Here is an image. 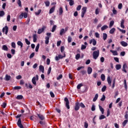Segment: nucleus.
Listing matches in <instances>:
<instances>
[{
    "mask_svg": "<svg viewBox=\"0 0 128 128\" xmlns=\"http://www.w3.org/2000/svg\"><path fill=\"white\" fill-rule=\"evenodd\" d=\"M18 4L20 6V8H22V2L20 0H18L17 2Z\"/></svg>",
    "mask_w": 128,
    "mask_h": 128,
    "instance_id": "3c124183",
    "label": "nucleus"
},
{
    "mask_svg": "<svg viewBox=\"0 0 128 128\" xmlns=\"http://www.w3.org/2000/svg\"><path fill=\"white\" fill-rule=\"evenodd\" d=\"M11 46L13 48H16V43L14 42H12L11 44Z\"/></svg>",
    "mask_w": 128,
    "mask_h": 128,
    "instance_id": "8fccbe9b",
    "label": "nucleus"
},
{
    "mask_svg": "<svg viewBox=\"0 0 128 128\" xmlns=\"http://www.w3.org/2000/svg\"><path fill=\"white\" fill-rule=\"evenodd\" d=\"M108 28V26L107 25H104L101 28V30L102 31L105 30H106L107 28Z\"/></svg>",
    "mask_w": 128,
    "mask_h": 128,
    "instance_id": "412c9836",
    "label": "nucleus"
},
{
    "mask_svg": "<svg viewBox=\"0 0 128 128\" xmlns=\"http://www.w3.org/2000/svg\"><path fill=\"white\" fill-rule=\"evenodd\" d=\"M114 32H116V28H112L110 30V34H113L114 33Z\"/></svg>",
    "mask_w": 128,
    "mask_h": 128,
    "instance_id": "bb28decb",
    "label": "nucleus"
},
{
    "mask_svg": "<svg viewBox=\"0 0 128 128\" xmlns=\"http://www.w3.org/2000/svg\"><path fill=\"white\" fill-rule=\"evenodd\" d=\"M38 48H40V44H38L36 47V49H35V50L36 52H38Z\"/></svg>",
    "mask_w": 128,
    "mask_h": 128,
    "instance_id": "79ce46f5",
    "label": "nucleus"
},
{
    "mask_svg": "<svg viewBox=\"0 0 128 128\" xmlns=\"http://www.w3.org/2000/svg\"><path fill=\"white\" fill-rule=\"evenodd\" d=\"M55 10H56V6H54L53 7H52V8L50 10L49 14H52V12H54Z\"/></svg>",
    "mask_w": 128,
    "mask_h": 128,
    "instance_id": "ddd939ff",
    "label": "nucleus"
},
{
    "mask_svg": "<svg viewBox=\"0 0 128 128\" xmlns=\"http://www.w3.org/2000/svg\"><path fill=\"white\" fill-rule=\"evenodd\" d=\"M128 68V66H126V64H124L122 66V71L124 72H126V74L127 72L126 68Z\"/></svg>",
    "mask_w": 128,
    "mask_h": 128,
    "instance_id": "a211bd4d",
    "label": "nucleus"
},
{
    "mask_svg": "<svg viewBox=\"0 0 128 128\" xmlns=\"http://www.w3.org/2000/svg\"><path fill=\"white\" fill-rule=\"evenodd\" d=\"M98 106L102 114H104V108H102V107L100 106V105H99Z\"/></svg>",
    "mask_w": 128,
    "mask_h": 128,
    "instance_id": "4be33fe9",
    "label": "nucleus"
},
{
    "mask_svg": "<svg viewBox=\"0 0 128 128\" xmlns=\"http://www.w3.org/2000/svg\"><path fill=\"white\" fill-rule=\"evenodd\" d=\"M90 44H92L93 46H96V40L93 38L90 40Z\"/></svg>",
    "mask_w": 128,
    "mask_h": 128,
    "instance_id": "1a4fd4ad",
    "label": "nucleus"
},
{
    "mask_svg": "<svg viewBox=\"0 0 128 128\" xmlns=\"http://www.w3.org/2000/svg\"><path fill=\"white\" fill-rule=\"evenodd\" d=\"M36 34H34V35H33V42H36Z\"/></svg>",
    "mask_w": 128,
    "mask_h": 128,
    "instance_id": "4c0bfd02",
    "label": "nucleus"
},
{
    "mask_svg": "<svg viewBox=\"0 0 128 128\" xmlns=\"http://www.w3.org/2000/svg\"><path fill=\"white\" fill-rule=\"evenodd\" d=\"M17 124L20 128H24V126H22V120H20V118L18 119Z\"/></svg>",
    "mask_w": 128,
    "mask_h": 128,
    "instance_id": "6e6552de",
    "label": "nucleus"
},
{
    "mask_svg": "<svg viewBox=\"0 0 128 128\" xmlns=\"http://www.w3.org/2000/svg\"><path fill=\"white\" fill-rule=\"evenodd\" d=\"M2 32H5V34H8V26H5L2 28Z\"/></svg>",
    "mask_w": 128,
    "mask_h": 128,
    "instance_id": "39448f33",
    "label": "nucleus"
},
{
    "mask_svg": "<svg viewBox=\"0 0 128 128\" xmlns=\"http://www.w3.org/2000/svg\"><path fill=\"white\" fill-rule=\"evenodd\" d=\"M81 8H82V6L78 5L76 8V10H80Z\"/></svg>",
    "mask_w": 128,
    "mask_h": 128,
    "instance_id": "e2e57ef3",
    "label": "nucleus"
},
{
    "mask_svg": "<svg viewBox=\"0 0 128 128\" xmlns=\"http://www.w3.org/2000/svg\"><path fill=\"white\" fill-rule=\"evenodd\" d=\"M86 45H82L81 46V50H86Z\"/></svg>",
    "mask_w": 128,
    "mask_h": 128,
    "instance_id": "bf43d9fd",
    "label": "nucleus"
},
{
    "mask_svg": "<svg viewBox=\"0 0 128 128\" xmlns=\"http://www.w3.org/2000/svg\"><path fill=\"white\" fill-rule=\"evenodd\" d=\"M106 86H104L102 88V92H106Z\"/></svg>",
    "mask_w": 128,
    "mask_h": 128,
    "instance_id": "49530a36",
    "label": "nucleus"
},
{
    "mask_svg": "<svg viewBox=\"0 0 128 128\" xmlns=\"http://www.w3.org/2000/svg\"><path fill=\"white\" fill-rule=\"evenodd\" d=\"M98 94H96L94 98H93V102H96V100H98Z\"/></svg>",
    "mask_w": 128,
    "mask_h": 128,
    "instance_id": "c756f323",
    "label": "nucleus"
},
{
    "mask_svg": "<svg viewBox=\"0 0 128 128\" xmlns=\"http://www.w3.org/2000/svg\"><path fill=\"white\" fill-rule=\"evenodd\" d=\"M68 42H72V37H70V36H68Z\"/></svg>",
    "mask_w": 128,
    "mask_h": 128,
    "instance_id": "338daca9",
    "label": "nucleus"
},
{
    "mask_svg": "<svg viewBox=\"0 0 128 128\" xmlns=\"http://www.w3.org/2000/svg\"><path fill=\"white\" fill-rule=\"evenodd\" d=\"M22 76L18 75V76H16V80H20V79H22Z\"/></svg>",
    "mask_w": 128,
    "mask_h": 128,
    "instance_id": "774afa93",
    "label": "nucleus"
},
{
    "mask_svg": "<svg viewBox=\"0 0 128 128\" xmlns=\"http://www.w3.org/2000/svg\"><path fill=\"white\" fill-rule=\"evenodd\" d=\"M66 58V54L64 53V56H62L61 54H59L58 56H56L55 58L56 60H59L60 58Z\"/></svg>",
    "mask_w": 128,
    "mask_h": 128,
    "instance_id": "0eeeda50",
    "label": "nucleus"
},
{
    "mask_svg": "<svg viewBox=\"0 0 128 128\" xmlns=\"http://www.w3.org/2000/svg\"><path fill=\"white\" fill-rule=\"evenodd\" d=\"M101 80H102V82L106 80V76L104 74H101Z\"/></svg>",
    "mask_w": 128,
    "mask_h": 128,
    "instance_id": "c9c22d12",
    "label": "nucleus"
},
{
    "mask_svg": "<svg viewBox=\"0 0 128 128\" xmlns=\"http://www.w3.org/2000/svg\"><path fill=\"white\" fill-rule=\"evenodd\" d=\"M107 81L108 82V84H109L110 86H112V80L110 79V77L108 76L107 78Z\"/></svg>",
    "mask_w": 128,
    "mask_h": 128,
    "instance_id": "9b49d317",
    "label": "nucleus"
},
{
    "mask_svg": "<svg viewBox=\"0 0 128 128\" xmlns=\"http://www.w3.org/2000/svg\"><path fill=\"white\" fill-rule=\"evenodd\" d=\"M44 4L46 6H50V1L48 0L45 1Z\"/></svg>",
    "mask_w": 128,
    "mask_h": 128,
    "instance_id": "473e14b6",
    "label": "nucleus"
},
{
    "mask_svg": "<svg viewBox=\"0 0 128 128\" xmlns=\"http://www.w3.org/2000/svg\"><path fill=\"white\" fill-rule=\"evenodd\" d=\"M38 80V75H36V76L32 78V84H34V86H36V82Z\"/></svg>",
    "mask_w": 128,
    "mask_h": 128,
    "instance_id": "f03ea898",
    "label": "nucleus"
},
{
    "mask_svg": "<svg viewBox=\"0 0 128 128\" xmlns=\"http://www.w3.org/2000/svg\"><path fill=\"white\" fill-rule=\"evenodd\" d=\"M39 70H40V72H42V74H44V66L40 65L39 66Z\"/></svg>",
    "mask_w": 128,
    "mask_h": 128,
    "instance_id": "2eb2a0df",
    "label": "nucleus"
},
{
    "mask_svg": "<svg viewBox=\"0 0 128 128\" xmlns=\"http://www.w3.org/2000/svg\"><path fill=\"white\" fill-rule=\"evenodd\" d=\"M74 110H80V104H78V102L76 103Z\"/></svg>",
    "mask_w": 128,
    "mask_h": 128,
    "instance_id": "4468645a",
    "label": "nucleus"
},
{
    "mask_svg": "<svg viewBox=\"0 0 128 128\" xmlns=\"http://www.w3.org/2000/svg\"><path fill=\"white\" fill-rule=\"evenodd\" d=\"M5 13L4 12L3 10L0 11V17H2L4 16Z\"/></svg>",
    "mask_w": 128,
    "mask_h": 128,
    "instance_id": "a19ab883",
    "label": "nucleus"
},
{
    "mask_svg": "<svg viewBox=\"0 0 128 128\" xmlns=\"http://www.w3.org/2000/svg\"><path fill=\"white\" fill-rule=\"evenodd\" d=\"M118 8L119 10H122V3L118 4Z\"/></svg>",
    "mask_w": 128,
    "mask_h": 128,
    "instance_id": "864d4df0",
    "label": "nucleus"
},
{
    "mask_svg": "<svg viewBox=\"0 0 128 128\" xmlns=\"http://www.w3.org/2000/svg\"><path fill=\"white\" fill-rule=\"evenodd\" d=\"M40 12H42V10H38V12H35L36 16H39V14H40Z\"/></svg>",
    "mask_w": 128,
    "mask_h": 128,
    "instance_id": "e433bc0d",
    "label": "nucleus"
},
{
    "mask_svg": "<svg viewBox=\"0 0 128 128\" xmlns=\"http://www.w3.org/2000/svg\"><path fill=\"white\" fill-rule=\"evenodd\" d=\"M80 106L82 108H86V106H84V104H82V102H81L80 104Z\"/></svg>",
    "mask_w": 128,
    "mask_h": 128,
    "instance_id": "680f3d73",
    "label": "nucleus"
},
{
    "mask_svg": "<svg viewBox=\"0 0 128 128\" xmlns=\"http://www.w3.org/2000/svg\"><path fill=\"white\" fill-rule=\"evenodd\" d=\"M2 50H6L8 51V46L6 45H3L2 47Z\"/></svg>",
    "mask_w": 128,
    "mask_h": 128,
    "instance_id": "cd10ccee",
    "label": "nucleus"
},
{
    "mask_svg": "<svg viewBox=\"0 0 128 128\" xmlns=\"http://www.w3.org/2000/svg\"><path fill=\"white\" fill-rule=\"evenodd\" d=\"M114 20L110 21V23L109 27L112 28V26H114Z\"/></svg>",
    "mask_w": 128,
    "mask_h": 128,
    "instance_id": "f704fd0d",
    "label": "nucleus"
},
{
    "mask_svg": "<svg viewBox=\"0 0 128 128\" xmlns=\"http://www.w3.org/2000/svg\"><path fill=\"white\" fill-rule=\"evenodd\" d=\"M112 13L114 14H118V11H116L114 8H113Z\"/></svg>",
    "mask_w": 128,
    "mask_h": 128,
    "instance_id": "c03bdc74",
    "label": "nucleus"
},
{
    "mask_svg": "<svg viewBox=\"0 0 128 128\" xmlns=\"http://www.w3.org/2000/svg\"><path fill=\"white\" fill-rule=\"evenodd\" d=\"M118 29L121 32H122V34H126V30H122L119 28H118Z\"/></svg>",
    "mask_w": 128,
    "mask_h": 128,
    "instance_id": "4d7b16f0",
    "label": "nucleus"
},
{
    "mask_svg": "<svg viewBox=\"0 0 128 128\" xmlns=\"http://www.w3.org/2000/svg\"><path fill=\"white\" fill-rule=\"evenodd\" d=\"M108 38V34L106 33H103V39L104 40H106Z\"/></svg>",
    "mask_w": 128,
    "mask_h": 128,
    "instance_id": "7c9ffc66",
    "label": "nucleus"
},
{
    "mask_svg": "<svg viewBox=\"0 0 128 128\" xmlns=\"http://www.w3.org/2000/svg\"><path fill=\"white\" fill-rule=\"evenodd\" d=\"M66 33V31L64 30V28H62L60 30V36H62L64 34Z\"/></svg>",
    "mask_w": 128,
    "mask_h": 128,
    "instance_id": "393cba45",
    "label": "nucleus"
},
{
    "mask_svg": "<svg viewBox=\"0 0 128 128\" xmlns=\"http://www.w3.org/2000/svg\"><path fill=\"white\" fill-rule=\"evenodd\" d=\"M88 74H90L92 72V68L90 67H88L87 70Z\"/></svg>",
    "mask_w": 128,
    "mask_h": 128,
    "instance_id": "6ab92c4d",
    "label": "nucleus"
},
{
    "mask_svg": "<svg viewBox=\"0 0 128 128\" xmlns=\"http://www.w3.org/2000/svg\"><path fill=\"white\" fill-rule=\"evenodd\" d=\"M82 86H84L82 84H80L77 86V88L78 90H80V88H82Z\"/></svg>",
    "mask_w": 128,
    "mask_h": 128,
    "instance_id": "a18cd8bd",
    "label": "nucleus"
},
{
    "mask_svg": "<svg viewBox=\"0 0 128 128\" xmlns=\"http://www.w3.org/2000/svg\"><path fill=\"white\" fill-rule=\"evenodd\" d=\"M1 106H2L4 108H6V103L4 102Z\"/></svg>",
    "mask_w": 128,
    "mask_h": 128,
    "instance_id": "69168bd1",
    "label": "nucleus"
},
{
    "mask_svg": "<svg viewBox=\"0 0 128 128\" xmlns=\"http://www.w3.org/2000/svg\"><path fill=\"white\" fill-rule=\"evenodd\" d=\"M93 58L94 60H96L98 56H100V50H97L93 52L92 54Z\"/></svg>",
    "mask_w": 128,
    "mask_h": 128,
    "instance_id": "f257e3e1",
    "label": "nucleus"
},
{
    "mask_svg": "<svg viewBox=\"0 0 128 128\" xmlns=\"http://www.w3.org/2000/svg\"><path fill=\"white\" fill-rule=\"evenodd\" d=\"M25 42L26 44L28 46L30 44V42L28 40V38H25Z\"/></svg>",
    "mask_w": 128,
    "mask_h": 128,
    "instance_id": "de8ad7c7",
    "label": "nucleus"
},
{
    "mask_svg": "<svg viewBox=\"0 0 128 128\" xmlns=\"http://www.w3.org/2000/svg\"><path fill=\"white\" fill-rule=\"evenodd\" d=\"M121 46H124V47H126V46H128V42H124V41H122L120 42Z\"/></svg>",
    "mask_w": 128,
    "mask_h": 128,
    "instance_id": "f8f14e48",
    "label": "nucleus"
},
{
    "mask_svg": "<svg viewBox=\"0 0 128 128\" xmlns=\"http://www.w3.org/2000/svg\"><path fill=\"white\" fill-rule=\"evenodd\" d=\"M17 44H18V46H20L21 48H22V46H24V44L20 41H18L17 42Z\"/></svg>",
    "mask_w": 128,
    "mask_h": 128,
    "instance_id": "b1692460",
    "label": "nucleus"
},
{
    "mask_svg": "<svg viewBox=\"0 0 128 128\" xmlns=\"http://www.w3.org/2000/svg\"><path fill=\"white\" fill-rule=\"evenodd\" d=\"M122 66H120V64H116V70H120Z\"/></svg>",
    "mask_w": 128,
    "mask_h": 128,
    "instance_id": "72a5a7b5",
    "label": "nucleus"
},
{
    "mask_svg": "<svg viewBox=\"0 0 128 128\" xmlns=\"http://www.w3.org/2000/svg\"><path fill=\"white\" fill-rule=\"evenodd\" d=\"M110 52L112 53L113 56H118V52L116 50H110Z\"/></svg>",
    "mask_w": 128,
    "mask_h": 128,
    "instance_id": "5701e85b",
    "label": "nucleus"
},
{
    "mask_svg": "<svg viewBox=\"0 0 128 128\" xmlns=\"http://www.w3.org/2000/svg\"><path fill=\"white\" fill-rule=\"evenodd\" d=\"M124 86L126 89V90H128V85H126V80H124Z\"/></svg>",
    "mask_w": 128,
    "mask_h": 128,
    "instance_id": "2f4dec72",
    "label": "nucleus"
},
{
    "mask_svg": "<svg viewBox=\"0 0 128 128\" xmlns=\"http://www.w3.org/2000/svg\"><path fill=\"white\" fill-rule=\"evenodd\" d=\"M86 7H83L82 8V11L81 13L82 18H84V14H86Z\"/></svg>",
    "mask_w": 128,
    "mask_h": 128,
    "instance_id": "20e7f679",
    "label": "nucleus"
},
{
    "mask_svg": "<svg viewBox=\"0 0 128 128\" xmlns=\"http://www.w3.org/2000/svg\"><path fill=\"white\" fill-rule=\"evenodd\" d=\"M56 30V25H54L52 28V32H54Z\"/></svg>",
    "mask_w": 128,
    "mask_h": 128,
    "instance_id": "37998d69",
    "label": "nucleus"
},
{
    "mask_svg": "<svg viewBox=\"0 0 128 128\" xmlns=\"http://www.w3.org/2000/svg\"><path fill=\"white\" fill-rule=\"evenodd\" d=\"M104 118H106V116H104V115L102 114L99 117V120H104Z\"/></svg>",
    "mask_w": 128,
    "mask_h": 128,
    "instance_id": "5fc2aeb1",
    "label": "nucleus"
},
{
    "mask_svg": "<svg viewBox=\"0 0 128 128\" xmlns=\"http://www.w3.org/2000/svg\"><path fill=\"white\" fill-rule=\"evenodd\" d=\"M38 117L41 120H44V116L40 114H38Z\"/></svg>",
    "mask_w": 128,
    "mask_h": 128,
    "instance_id": "aec40b11",
    "label": "nucleus"
},
{
    "mask_svg": "<svg viewBox=\"0 0 128 128\" xmlns=\"http://www.w3.org/2000/svg\"><path fill=\"white\" fill-rule=\"evenodd\" d=\"M95 14H100V10L98 8H96Z\"/></svg>",
    "mask_w": 128,
    "mask_h": 128,
    "instance_id": "052dcab7",
    "label": "nucleus"
},
{
    "mask_svg": "<svg viewBox=\"0 0 128 128\" xmlns=\"http://www.w3.org/2000/svg\"><path fill=\"white\" fill-rule=\"evenodd\" d=\"M106 100V96L104 95H102V97L100 98V100H102V102H104Z\"/></svg>",
    "mask_w": 128,
    "mask_h": 128,
    "instance_id": "13d9d810",
    "label": "nucleus"
},
{
    "mask_svg": "<svg viewBox=\"0 0 128 128\" xmlns=\"http://www.w3.org/2000/svg\"><path fill=\"white\" fill-rule=\"evenodd\" d=\"M50 42V36H46L45 38V44H48Z\"/></svg>",
    "mask_w": 128,
    "mask_h": 128,
    "instance_id": "dca6fc26",
    "label": "nucleus"
},
{
    "mask_svg": "<svg viewBox=\"0 0 128 128\" xmlns=\"http://www.w3.org/2000/svg\"><path fill=\"white\" fill-rule=\"evenodd\" d=\"M19 18L21 20L22 18H28V13L26 12L21 13L19 16Z\"/></svg>",
    "mask_w": 128,
    "mask_h": 128,
    "instance_id": "7ed1b4c3",
    "label": "nucleus"
},
{
    "mask_svg": "<svg viewBox=\"0 0 128 128\" xmlns=\"http://www.w3.org/2000/svg\"><path fill=\"white\" fill-rule=\"evenodd\" d=\"M67 2H69L70 6H74V2L73 0H66Z\"/></svg>",
    "mask_w": 128,
    "mask_h": 128,
    "instance_id": "a878e982",
    "label": "nucleus"
},
{
    "mask_svg": "<svg viewBox=\"0 0 128 128\" xmlns=\"http://www.w3.org/2000/svg\"><path fill=\"white\" fill-rule=\"evenodd\" d=\"M45 29H46V26H43L42 28L38 29V34H42V32H44Z\"/></svg>",
    "mask_w": 128,
    "mask_h": 128,
    "instance_id": "9d476101",
    "label": "nucleus"
},
{
    "mask_svg": "<svg viewBox=\"0 0 128 128\" xmlns=\"http://www.w3.org/2000/svg\"><path fill=\"white\" fill-rule=\"evenodd\" d=\"M22 88V87L20 86H16L14 87V90H20Z\"/></svg>",
    "mask_w": 128,
    "mask_h": 128,
    "instance_id": "0e129e2a",
    "label": "nucleus"
},
{
    "mask_svg": "<svg viewBox=\"0 0 128 128\" xmlns=\"http://www.w3.org/2000/svg\"><path fill=\"white\" fill-rule=\"evenodd\" d=\"M62 12H64V10H62V8L60 7L59 8V14H60V16H62Z\"/></svg>",
    "mask_w": 128,
    "mask_h": 128,
    "instance_id": "c85d7f7f",
    "label": "nucleus"
},
{
    "mask_svg": "<svg viewBox=\"0 0 128 128\" xmlns=\"http://www.w3.org/2000/svg\"><path fill=\"white\" fill-rule=\"evenodd\" d=\"M64 102H66V105L68 110H70V102H68V99L67 98H65Z\"/></svg>",
    "mask_w": 128,
    "mask_h": 128,
    "instance_id": "423d86ee",
    "label": "nucleus"
},
{
    "mask_svg": "<svg viewBox=\"0 0 128 128\" xmlns=\"http://www.w3.org/2000/svg\"><path fill=\"white\" fill-rule=\"evenodd\" d=\"M5 78H6V80H10V76L8 74H6Z\"/></svg>",
    "mask_w": 128,
    "mask_h": 128,
    "instance_id": "ea45409f",
    "label": "nucleus"
},
{
    "mask_svg": "<svg viewBox=\"0 0 128 128\" xmlns=\"http://www.w3.org/2000/svg\"><path fill=\"white\" fill-rule=\"evenodd\" d=\"M128 120H125L123 122H122V126H125L126 124H128Z\"/></svg>",
    "mask_w": 128,
    "mask_h": 128,
    "instance_id": "09e8293b",
    "label": "nucleus"
},
{
    "mask_svg": "<svg viewBox=\"0 0 128 128\" xmlns=\"http://www.w3.org/2000/svg\"><path fill=\"white\" fill-rule=\"evenodd\" d=\"M24 98V96L22 95H18L16 98L17 100H22V98Z\"/></svg>",
    "mask_w": 128,
    "mask_h": 128,
    "instance_id": "58836bf2",
    "label": "nucleus"
},
{
    "mask_svg": "<svg viewBox=\"0 0 128 128\" xmlns=\"http://www.w3.org/2000/svg\"><path fill=\"white\" fill-rule=\"evenodd\" d=\"M124 20L122 19L120 22V26L122 28H124Z\"/></svg>",
    "mask_w": 128,
    "mask_h": 128,
    "instance_id": "f3484780",
    "label": "nucleus"
},
{
    "mask_svg": "<svg viewBox=\"0 0 128 128\" xmlns=\"http://www.w3.org/2000/svg\"><path fill=\"white\" fill-rule=\"evenodd\" d=\"M91 110L92 112H94L96 110V106H94V104L92 105Z\"/></svg>",
    "mask_w": 128,
    "mask_h": 128,
    "instance_id": "603ef678",
    "label": "nucleus"
},
{
    "mask_svg": "<svg viewBox=\"0 0 128 128\" xmlns=\"http://www.w3.org/2000/svg\"><path fill=\"white\" fill-rule=\"evenodd\" d=\"M80 58V54H78L76 56V60H79Z\"/></svg>",
    "mask_w": 128,
    "mask_h": 128,
    "instance_id": "6e6d98bb",
    "label": "nucleus"
}]
</instances>
